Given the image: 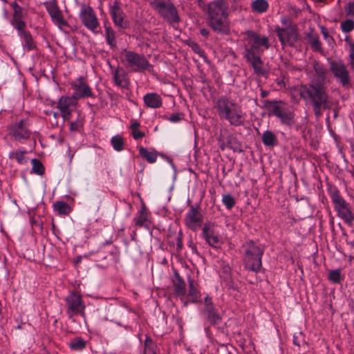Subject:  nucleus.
Returning <instances> with one entry per match:
<instances>
[{
	"label": "nucleus",
	"instance_id": "f257e3e1",
	"mask_svg": "<svg viewBox=\"0 0 354 354\" xmlns=\"http://www.w3.org/2000/svg\"><path fill=\"white\" fill-rule=\"evenodd\" d=\"M299 94L306 104L312 106L313 113L317 118L322 116L324 110L332 108L333 102L323 82L310 81L309 84H301L299 88Z\"/></svg>",
	"mask_w": 354,
	"mask_h": 354
},
{
	"label": "nucleus",
	"instance_id": "f03ea898",
	"mask_svg": "<svg viewBox=\"0 0 354 354\" xmlns=\"http://www.w3.org/2000/svg\"><path fill=\"white\" fill-rule=\"evenodd\" d=\"M10 6L12 10L10 24L23 40L24 48L28 51L36 49V42L34 41L30 32L27 30V24L25 21L28 15L27 11L17 1L10 2Z\"/></svg>",
	"mask_w": 354,
	"mask_h": 354
},
{
	"label": "nucleus",
	"instance_id": "7ed1b4c3",
	"mask_svg": "<svg viewBox=\"0 0 354 354\" xmlns=\"http://www.w3.org/2000/svg\"><path fill=\"white\" fill-rule=\"evenodd\" d=\"M215 108L219 118L227 121L230 125L239 127L244 124L243 111L235 100L227 96H222L216 101Z\"/></svg>",
	"mask_w": 354,
	"mask_h": 354
},
{
	"label": "nucleus",
	"instance_id": "20e7f679",
	"mask_svg": "<svg viewBox=\"0 0 354 354\" xmlns=\"http://www.w3.org/2000/svg\"><path fill=\"white\" fill-rule=\"evenodd\" d=\"M243 251V265L245 270L259 272L262 267L263 248L258 245L253 240L245 242L241 247Z\"/></svg>",
	"mask_w": 354,
	"mask_h": 354
},
{
	"label": "nucleus",
	"instance_id": "39448f33",
	"mask_svg": "<svg viewBox=\"0 0 354 354\" xmlns=\"http://www.w3.org/2000/svg\"><path fill=\"white\" fill-rule=\"evenodd\" d=\"M261 108L268 111L269 116L279 118L282 124L291 127L295 123V114L286 107V103L282 100H264L261 101Z\"/></svg>",
	"mask_w": 354,
	"mask_h": 354
},
{
	"label": "nucleus",
	"instance_id": "423d86ee",
	"mask_svg": "<svg viewBox=\"0 0 354 354\" xmlns=\"http://www.w3.org/2000/svg\"><path fill=\"white\" fill-rule=\"evenodd\" d=\"M280 21L283 26H275L274 32L277 33L281 46H293L298 40L297 24L288 16L281 17Z\"/></svg>",
	"mask_w": 354,
	"mask_h": 354
},
{
	"label": "nucleus",
	"instance_id": "0eeeda50",
	"mask_svg": "<svg viewBox=\"0 0 354 354\" xmlns=\"http://www.w3.org/2000/svg\"><path fill=\"white\" fill-rule=\"evenodd\" d=\"M328 193L337 212V215L349 226L353 225L354 214L352 212L350 204L341 196L339 190L335 186H330Z\"/></svg>",
	"mask_w": 354,
	"mask_h": 354
},
{
	"label": "nucleus",
	"instance_id": "6e6552de",
	"mask_svg": "<svg viewBox=\"0 0 354 354\" xmlns=\"http://www.w3.org/2000/svg\"><path fill=\"white\" fill-rule=\"evenodd\" d=\"M66 313L68 319L75 322V316L86 317V304L80 293L77 291L71 292L64 299Z\"/></svg>",
	"mask_w": 354,
	"mask_h": 354
},
{
	"label": "nucleus",
	"instance_id": "1a4fd4ad",
	"mask_svg": "<svg viewBox=\"0 0 354 354\" xmlns=\"http://www.w3.org/2000/svg\"><path fill=\"white\" fill-rule=\"evenodd\" d=\"M120 60L127 68H130L133 72H143L151 66L144 55L127 49L122 50Z\"/></svg>",
	"mask_w": 354,
	"mask_h": 354
},
{
	"label": "nucleus",
	"instance_id": "9d476101",
	"mask_svg": "<svg viewBox=\"0 0 354 354\" xmlns=\"http://www.w3.org/2000/svg\"><path fill=\"white\" fill-rule=\"evenodd\" d=\"M150 5L168 23L177 24L180 21L178 10L171 0H153Z\"/></svg>",
	"mask_w": 354,
	"mask_h": 354
},
{
	"label": "nucleus",
	"instance_id": "9b49d317",
	"mask_svg": "<svg viewBox=\"0 0 354 354\" xmlns=\"http://www.w3.org/2000/svg\"><path fill=\"white\" fill-rule=\"evenodd\" d=\"M201 314L207 322L212 326H217L221 324L222 317L215 308L212 297H205L204 299V306L201 310Z\"/></svg>",
	"mask_w": 354,
	"mask_h": 354
},
{
	"label": "nucleus",
	"instance_id": "f8f14e48",
	"mask_svg": "<svg viewBox=\"0 0 354 354\" xmlns=\"http://www.w3.org/2000/svg\"><path fill=\"white\" fill-rule=\"evenodd\" d=\"M79 17L82 24L87 29L93 32H96L97 28L100 26V23L91 6L83 5L81 8Z\"/></svg>",
	"mask_w": 354,
	"mask_h": 354
},
{
	"label": "nucleus",
	"instance_id": "ddd939ff",
	"mask_svg": "<svg viewBox=\"0 0 354 354\" xmlns=\"http://www.w3.org/2000/svg\"><path fill=\"white\" fill-rule=\"evenodd\" d=\"M71 88L74 90L73 97L76 100L84 99L88 97L95 98V96L93 94L91 88L88 85L86 78L83 76H80L76 79L71 84Z\"/></svg>",
	"mask_w": 354,
	"mask_h": 354
},
{
	"label": "nucleus",
	"instance_id": "4468645a",
	"mask_svg": "<svg viewBox=\"0 0 354 354\" xmlns=\"http://www.w3.org/2000/svg\"><path fill=\"white\" fill-rule=\"evenodd\" d=\"M203 216L198 205H191L185 217V225L194 232H196L203 224Z\"/></svg>",
	"mask_w": 354,
	"mask_h": 354
},
{
	"label": "nucleus",
	"instance_id": "2eb2a0df",
	"mask_svg": "<svg viewBox=\"0 0 354 354\" xmlns=\"http://www.w3.org/2000/svg\"><path fill=\"white\" fill-rule=\"evenodd\" d=\"M330 70L344 86H348L351 83L349 72L342 61L329 60Z\"/></svg>",
	"mask_w": 354,
	"mask_h": 354
},
{
	"label": "nucleus",
	"instance_id": "dca6fc26",
	"mask_svg": "<svg viewBox=\"0 0 354 354\" xmlns=\"http://www.w3.org/2000/svg\"><path fill=\"white\" fill-rule=\"evenodd\" d=\"M109 12L113 22L116 27L127 29L129 27L128 21L125 20V13L120 7V3L115 0L113 5L109 6Z\"/></svg>",
	"mask_w": 354,
	"mask_h": 354
},
{
	"label": "nucleus",
	"instance_id": "f3484780",
	"mask_svg": "<svg viewBox=\"0 0 354 354\" xmlns=\"http://www.w3.org/2000/svg\"><path fill=\"white\" fill-rule=\"evenodd\" d=\"M32 134L29 129V123L26 120H21L16 122L10 129V135L15 140L21 142L24 140H28Z\"/></svg>",
	"mask_w": 354,
	"mask_h": 354
},
{
	"label": "nucleus",
	"instance_id": "a211bd4d",
	"mask_svg": "<svg viewBox=\"0 0 354 354\" xmlns=\"http://www.w3.org/2000/svg\"><path fill=\"white\" fill-rule=\"evenodd\" d=\"M201 236L205 240V242L212 248H217L220 242L219 236L216 232L214 224L206 223L202 229Z\"/></svg>",
	"mask_w": 354,
	"mask_h": 354
},
{
	"label": "nucleus",
	"instance_id": "6ab92c4d",
	"mask_svg": "<svg viewBox=\"0 0 354 354\" xmlns=\"http://www.w3.org/2000/svg\"><path fill=\"white\" fill-rule=\"evenodd\" d=\"M44 5L50 16L52 21L59 26H66L67 22L64 20L62 12L55 1L45 2Z\"/></svg>",
	"mask_w": 354,
	"mask_h": 354
},
{
	"label": "nucleus",
	"instance_id": "aec40b11",
	"mask_svg": "<svg viewBox=\"0 0 354 354\" xmlns=\"http://www.w3.org/2000/svg\"><path fill=\"white\" fill-rule=\"evenodd\" d=\"M113 79L115 84L122 88H128L130 85V80L125 70L120 66L113 68Z\"/></svg>",
	"mask_w": 354,
	"mask_h": 354
},
{
	"label": "nucleus",
	"instance_id": "412c9836",
	"mask_svg": "<svg viewBox=\"0 0 354 354\" xmlns=\"http://www.w3.org/2000/svg\"><path fill=\"white\" fill-rule=\"evenodd\" d=\"M246 35L248 44H253L260 48H263L264 50L270 48V45L268 37H261L259 34L252 30L247 31Z\"/></svg>",
	"mask_w": 354,
	"mask_h": 354
},
{
	"label": "nucleus",
	"instance_id": "4be33fe9",
	"mask_svg": "<svg viewBox=\"0 0 354 354\" xmlns=\"http://www.w3.org/2000/svg\"><path fill=\"white\" fill-rule=\"evenodd\" d=\"M226 15L223 17L213 18L209 20V26L216 32L222 35H227L230 32V28L226 21Z\"/></svg>",
	"mask_w": 354,
	"mask_h": 354
},
{
	"label": "nucleus",
	"instance_id": "5701e85b",
	"mask_svg": "<svg viewBox=\"0 0 354 354\" xmlns=\"http://www.w3.org/2000/svg\"><path fill=\"white\" fill-rule=\"evenodd\" d=\"M145 105L151 109H158L162 106V98L156 93H147L143 97Z\"/></svg>",
	"mask_w": 354,
	"mask_h": 354
},
{
	"label": "nucleus",
	"instance_id": "b1692460",
	"mask_svg": "<svg viewBox=\"0 0 354 354\" xmlns=\"http://www.w3.org/2000/svg\"><path fill=\"white\" fill-rule=\"evenodd\" d=\"M174 295L176 297H184L186 294V283L177 271L174 272V278L172 279Z\"/></svg>",
	"mask_w": 354,
	"mask_h": 354
},
{
	"label": "nucleus",
	"instance_id": "393cba45",
	"mask_svg": "<svg viewBox=\"0 0 354 354\" xmlns=\"http://www.w3.org/2000/svg\"><path fill=\"white\" fill-rule=\"evenodd\" d=\"M77 105V100L73 96H62L57 105V108L61 112L73 110Z\"/></svg>",
	"mask_w": 354,
	"mask_h": 354
},
{
	"label": "nucleus",
	"instance_id": "a878e982",
	"mask_svg": "<svg viewBox=\"0 0 354 354\" xmlns=\"http://www.w3.org/2000/svg\"><path fill=\"white\" fill-rule=\"evenodd\" d=\"M245 59L247 62L252 66L255 74L258 75H264L266 74V71L263 66V62L260 56L247 57Z\"/></svg>",
	"mask_w": 354,
	"mask_h": 354
},
{
	"label": "nucleus",
	"instance_id": "bb28decb",
	"mask_svg": "<svg viewBox=\"0 0 354 354\" xmlns=\"http://www.w3.org/2000/svg\"><path fill=\"white\" fill-rule=\"evenodd\" d=\"M306 38L313 50L319 53L322 52V44L317 33L311 31L306 35Z\"/></svg>",
	"mask_w": 354,
	"mask_h": 354
},
{
	"label": "nucleus",
	"instance_id": "cd10ccee",
	"mask_svg": "<svg viewBox=\"0 0 354 354\" xmlns=\"http://www.w3.org/2000/svg\"><path fill=\"white\" fill-rule=\"evenodd\" d=\"M313 67L317 77H318V79L315 80V81H319L325 84L328 73L327 68L319 61H314Z\"/></svg>",
	"mask_w": 354,
	"mask_h": 354
},
{
	"label": "nucleus",
	"instance_id": "c85d7f7f",
	"mask_svg": "<svg viewBox=\"0 0 354 354\" xmlns=\"http://www.w3.org/2000/svg\"><path fill=\"white\" fill-rule=\"evenodd\" d=\"M226 6H221L218 4H216L214 3H210L208 5V16L209 19L216 18V17H223V16L225 15V12L224 9Z\"/></svg>",
	"mask_w": 354,
	"mask_h": 354
},
{
	"label": "nucleus",
	"instance_id": "c756f323",
	"mask_svg": "<svg viewBox=\"0 0 354 354\" xmlns=\"http://www.w3.org/2000/svg\"><path fill=\"white\" fill-rule=\"evenodd\" d=\"M149 212L145 204L138 212V216L134 217L133 222L137 227H142L145 223L148 221Z\"/></svg>",
	"mask_w": 354,
	"mask_h": 354
},
{
	"label": "nucleus",
	"instance_id": "7c9ffc66",
	"mask_svg": "<svg viewBox=\"0 0 354 354\" xmlns=\"http://www.w3.org/2000/svg\"><path fill=\"white\" fill-rule=\"evenodd\" d=\"M250 7L253 12L261 14L267 12L269 3L267 0H254L252 1Z\"/></svg>",
	"mask_w": 354,
	"mask_h": 354
},
{
	"label": "nucleus",
	"instance_id": "2f4dec72",
	"mask_svg": "<svg viewBox=\"0 0 354 354\" xmlns=\"http://www.w3.org/2000/svg\"><path fill=\"white\" fill-rule=\"evenodd\" d=\"M261 140L266 147H273L278 143L276 135L269 130L263 132Z\"/></svg>",
	"mask_w": 354,
	"mask_h": 354
},
{
	"label": "nucleus",
	"instance_id": "473e14b6",
	"mask_svg": "<svg viewBox=\"0 0 354 354\" xmlns=\"http://www.w3.org/2000/svg\"><path fill=\"white\" fill-rule=\"evenodd\" d=\"M189 290L187 296L190 297V300L192 303H196L198 301L200 297V292L196 288L197 283L194 279L189 278Z\"/></svg>",
	"mask_w": 354,
	"mask_h": 354
},
{
	"label": "nucleus",
	"instance_id": "72a5a7b5",
	"mask_svg": "<svg viewBox=\"0 0 354 354\" xmlns=\"http://www.w3.org/2000/svg\"><path fill=\"white\" fill-rule=\"evenodd\" d=\"M140 156L149 163H154L157 160L158 153L156 151H149L145 147H139Z\"/></svg>",
	"mask_w": 354,
	"mask_h": 354
},
{
	"label": "nucleus",
	"instance_id": "f704fd0d",
	"mask_svg": "<svg viewBox=\"0 0 354 354\" xmlns=\"http://www.w3.org/2000/svg\"><path fill=\"white\" fill-rule=\"evenodd\" d=\"M249 46L245 49L244 58L261 56L264 52V49L260 48L253 44H248Z\"/></svg>",
	"mask_w": 354,
	"mask_h": 354
},
{
	"label": "nucleus",
	"instance_id": "c9c22d12",
	"mask_svg": "<svg viewBox=\"0 0 354 354\" xmlns=\"http://www.w3.org/2000/svg\"><path fill=\"white\" fill-rule=\"evenodd\" d=\"M104 27L106 43L111 48H115L117 46L115 31L110 26L105 24Z\"/></svg>",
	"mask_w": 354,
	"mask_h": 354
},
{
	"label": "nucleus",
	"instance_id": "e433bc0d",
	"mask_svg": "<svg viewBox=\"0 0 354 354\" xmlns=\"http://www.w3.org/2000/svg\"><path fill=\"white\" fill-rule=\"evenodd\" d=\"M344 279V277L342 276L340 269L332 270L328 272V279L333 283H340Z\"/></svg>",
	"mask_w": 354,
	"mask_h": 354
},
{
	"label": "nucleus",
	"instance_id": "4c0bfd02",
	"mask_svg": "<svg viewBox=\"0 0 354 354\" xmlns=\"http://www.w3.org/2000/svg\"><path fill=\"white\" fill-rule=\"evenodd\" d=\"M53 206L54 209L61 215H68L71 212V207L64 201H57Z\"/></svg>",
	"mask_w": 354,
	"mask_h": 354
},
{
	"label": "nucleus",
	"instance_id": "58836bf2",
	"mask_svg": "<svg viewBox=\"0 0 354 354\" xmlns=\"http://www.w3.org/2000/svg\"><path fill=\"white\" fill-rule=\"evenodd\" d=\"M31 163L32 165V172L36 174L37 175L41 176L45 172V167L42 162L37 158H33L31 160Z\"/></svg>",
	"mask_w": 354,
	"mask_h": 354
},
{
	"label": "nucleus",
	"instance_id": "ea45409f",
	"mask_svg": "<svg viewBox=\"0 0 354 354\" xmlns=\"http://www.w3.org/2000/svg\"><path fill=\"white\" fill-rule=\"evenodd\" d=\"M111 143L113 149L117 151H121L124 149V139L119 135L112 137Z\"/></svg>",
	"mask_w": 354,
	"mask_h": 354
},
{
	"label": "nucleus",
	"instance_id": "a19ab883",
	"mask_svg": "<svg viewBox=\"0 0 354 354\" xmlns=\"http://www.w3.org/2000/svg\"><path fill=\"white\" fill-rule=\"evenodd\" d=\"M73 351H82L86 347V342L82 337H75L69 344Z\"/></svg>",
	"mask_w": 354,
	"mask_h": 354
},
{
	"label": "nucleus",
	"instance_id": "79ce46f5",
	"mask_svg": "<svg viewBox=\"0 0 354 354\" xmlns=\"http://www.w3.org/2000/svg\"><path fill=\"white\" fill-rule=\"evenodd\" d=\"M26 150L23 151H17L16 152H10L9 153V158L10 159H16L17 162L20 164L23 165L26 162L25 154L26 153Z\"/></svg>",
	"mask_w": 354,
	"mask_h": 354
},
{
	"label": "nucleus",
	"instance_id": "37998d69",
	"mask_svg": "<svg viewBox=\"0 0 354 354\" xmlns=\"http://www.w3.org/2000/svg\"><path fill=\"white\" fill-rule=\"evenodd\" d=\"M340 28L344 33L351 32L354 30V21L351 19H346L341 22Z\"/></svg>",
	"mask_w": 354,
	"mask_h": 354
},
{
	"label": "nucleus",
	"instance_id": "c03bdc74",
	"mask_svg": "<svg viewBox=\"0 0 354 354\" xmlns=\"http://www.w3.org/2000/svg\"><path fill=\"white\" fill-rule=\"evenodd\" d=\"M144 354H157L156 346L149 338L145 340Z\"/></svg>",
	"mask_w": 354,
	"mask_h": 354
},
{
	"label": "nucleus",
	"instance_id": "a18cd8bd",
	"mask_svg": "<svg viewBox=\"0 0 354 354\" xmlns=\"http://www.w3.org/2000/svg\"><path fill=\"white\" fill-rule=\"evenodd\" d=\"M222 202L227 209H231L235 205V199L230 194L223 195Z\"/></svg>",
	"mask_w": 354,
	"mask_h": 354
},
{
	"label": "nucleus",
	"instance_id": "49530a36",
	"mask_svg": "<svg viewBox=\"0 0 354 354\" xmlns=\"http://www.w3.org/2000/svg\"><path fill=\"white\" fill-rule=\"evenodd\" d=\"M82 127L83 122L78 119L75 121L69 122V130L71 131H78Z\"/></svg>",
	"mask_w": 354,
	"mask_h": 354
},
{
	"label": "nucleus",
	"instance_id": "de8ad7c7",
	"mask_svg": "<svg viewBox=\"0 0 354 354\" xmlns=\"http://www.w3.org/2000/svg\"><path fill=\"white\" fill-rule=\"evenodd\" d=\"M183 118V114L180 113H176L171 114L167 120L171 122H178Z\"/></svg>",
	"mask_w": 354,
	"mask_h": 354
},
{
	"label": "nucleus",
	"instance_id": "09e8293b",
	"mask_svg": "<svg viewBox=\"0 0 354 354\" xmlns=\"http://www.w3.org/2000/svg\"><path fill=\"white\" fill-rule=\"evenodd\" d=\"M183 248V234L180 231L176 238V250L177 251H181Z\"/></svg>",
	"mask_w": 354,
	"mask_h": 354
},
{
	"label": "nucleus",
	"instance_id": "8fccbe9b",
	"mask_svg": "<svg viewBox=\"0 0 354 354\" xmlns=\"http://www.w3.org/2000/svg\"><path fill=\"white\" fill-rule=\"evenodd\" d=\"M349 59L351 67L354 70V43L350 44Z\"/></svg>",
	"mask_w": 354,
	"mask_h": 354
},
{
	"label": "nucleus",
	"instance_id": "3c124183",
	"mask_svg": "<svg viewBox=\"0 0 354 354\" xmlns=\"http://www.w3.org/2000/svg\"><path fill=\"white\" fill-rule=\"evenodd\" d=\"M345 12L347 16H354V2H349L345 7Z\"/></svg>",
	"mask_w": 354,
	"mask_h": 354
},
{
	"label": "nucleus",
	"instance_id": "603ef678",
	"mask_svg": "<svg viewBox=\"0 0 354 354\" xmlns=\"http://www.w3.org/2000/svg\"><path fill=\"white\" fill-rule=\"evenodd\" d=\"M235 144H236V138H229L228 140L226 142L227 147L233 149L234 151H237V147L235 146Z\"/></svg>",
	"mask_w": 354,
	"mask_h": 354
},
{
	"label": "nucleus",
	"instance_id": "864d4df0",
	"mask_svg": "<svg viewBox=\"0 0 354 354\" xmlns=\"http://www.w3.org/2000/svg\"><path fill=\"white\" fill-rule=\"evenodd\" d=\"M225 286L228 289L233 290H236L237 289L236 285L234 283V282L230 277L225 279Z\"/></svg>",
	"mask_w": 354,
	"mask_h": 354
},
{
	"label": "nucleus",
	"instance_id": "5fc2aeb1",
	"mask_svg": "<svg viewBox=\"0 0 354 354\" xmlns=\"http://www.w3.org/2000/svg\"><path fill=\"white\" fill-rule=\"evenodd\" d=\"M190 46L196 53L200 55H201V53H203V50L201 48L200 46L197 43L192 42Z\"/></svg>",
	"mask_w": 354,
	"mask_h": 354
},
{
	"label": "nucleus",
	"instance_id": "6e6d98bb",
	"mask_svg": "<svg viewBox=\"0 0 354 354\" xmlns=\"http://www.w3.org/2000/svg\"><path fill=\"white\" fill-rule=\"evenodd\" d=\"M133 137L135 140H139L145 137V134L142 131H140L138 130L132 131Z\"/></svg>",
	"mask_w": 354,
	"mask_h": 354
},
{
	"label": "nucleus",
	"instance_id": "4d7b16f0",
	"mask_svg": "<svg viewBox=\"0 0 354 354\" xmlns=\"http://www.w3.org/2000/svg\"><path fill=\"white\" fill-rule=\"evenodd\" d=\"M73 110L67 111L65 112H61V116L64 121H69L71 118V115Z\"/></svg>",
	"mask_w": 354,
	"mask_h": 354
},
{
	"label": "nucleus",
	"instance_id": "13d9d810",
	"mask_svg": "<svg viewBox=\"0 0 354 354\" xmlns=\"http://www.w3.org/2000/svg\"><path fill=\"white\" fill-rule=\"evenodd\" d=\"M322 33L326 40H328V41L330 39L333 40V37L329 35V32L326 28H322Z\"/></svg>",
	"mask_w": 354,
	"mask_h": 354
},
{
	"label": "nucleus",
	"instance_id": "bf43d9fd",
	"mask_svg": "<svg viewBox=\"0 0 354 354\" xmlns=\"http://www.w3.org/2000/svg\"><path fill=\"white\" fill-rule=\"evenodd\" d=\"M188 246L192 249V252L194 253H197V248L196 244L193 242L192 240H190L188 243Z\"/></svg>",
	"mask_w": 354,
	"mask_h": 354
},
{
	"label": "nucleus",
	"instance_id": "052dcab7",
	"mask_svg": "<svg viewBox=\"0 0 354 354\" xmlns=\"http://www.w3.org/2000/svg\"><path fill=\"white\" fill-rule=\"evenodd\" d=\"M139 127H140V123L138 122H136V121L133 122L131 124V129L132 131L138 130Z\"/></svg>",
	"mask_w": 354,
	"mask_h": 354
},
{
	"label": "nucleus",
	"instance_id": "680f3d73",
	"mask_svg": "<svg viewBox=\"0 0 354 354\" xmlns=\"http://www.w3.org/2000/svg\"><path fill=\"white\" fill-rule=\"evenodd\" d=\"M200 33L202 36L207 37V36L209 35V30L206 28H202L200 30Z\"/></svg>",
	"mask_w": 354,
	"mask_h": 354
},
{
	"label": "nucleus",
	"instance_id": "e2e57ef3",
	"mask_svg": "<svg viewBox=\"0 0 354 354\" xmlns=\"http://www.w3.org/2000/svg\"><path fill=\"white\" fill-rule=\"evenodd\" d=\"M270 92L268 91H266L263 89H261V93L260 95L262 98L266 97L269 95Z\"/></svg>",
	"mask_w": 354,
	"mask_h": 354
},
{
	"label": "nucleus",
	"instance_id": "0e129e2a",
	"mask_svg": "<svg viewBox=\"0 0 354 354\" xmlns=\"http://www.w3.org/2000/svg\"><path fill=\"white\" fill-rule=\"evenodd\" d=\"M212 3L226 6V0H216V1H213Z\"/></svg>",
	"mask_w": 354,
	"mask_h": 354
},
{
	"label": "nucleus",
	"instance_id": "69168bd1",
	"mask_svg": "<svg viewBox=\"0 0 354 354\" xmlns=\"http://www.w3.org/2000/svg\"><path fill=\"white\" fill-rule=\"evenodd\" d=\"M348 172H349L351 176L354 178V165H351V167L347 169Z\"/></svg>",
	"mask_w": 354,
	"mask_h": 354
},
{
	"label": "nucleus",
	"instance_id": "338daca9",
	"mask_svg": "<svg viewBox=\"0 0 354 354\" xmlns=\"http://www.w3.org/2000/svg\"><path fill=\"white\" fill-rule=\"evenodd\" d=\"M293 343H294V344H295V345H296V346H300V345H299V342H298V340H297V337H294V339H293Z\"/></svg>",
	"mask_w": 354,
	"mask_h": 354
},
{
	"label": "nucleus",
	"instance_id": "774afa93",
	"mask_svg": "<svg viewBox=\"0 0 354 354\" xmlns=\"http://www.w3.org/2000/svg\"><path fill=\"white\" fill-rule=\"evenodd\" d=\"M113 243V241L111 240V239H110L109 240H107L104 243H103V245H110Z\"/></svg>",
	"mask_w": 354,
	"mask_h": 354
}]
</instances>
